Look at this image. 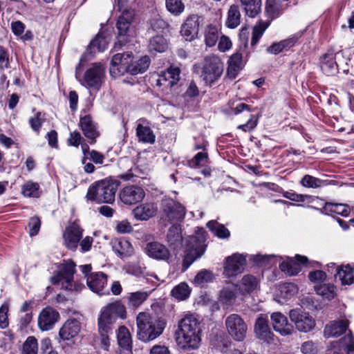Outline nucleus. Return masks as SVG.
<instances>
[{"label": "nucleus", "instance_id": "f257e3e1", "mask_svg": "<svg viewBox=\"0 0 354 354\" xmlns=\"http://www.w3.org/2000/svg\"><path fill=\"white\" fill-rule=\"evenodd\" d=\"M201 335V322L195 314L186 313L178 320L174 337L180 348L187 351L198 349Z\"/></svg>", "mask_w": 354, "mask_h": 354}, {"label": "nucleus", "instance_id": "f03ea898", "mask_svg": "<svg viewBox=\"0 0 354 354\" xmlns=\"http://www.w3.org/2000/svg\"><path fill=\"white\" fill-rule=\"evenodd\" d=\"M137 335L144 342L152 341L163 332L166 322L160 318L151 316L146 313H140L136 318Z\"/></svg>", "mask_w": 354, "mask_h": 354}, {"label": "nucleus", "instance_id": "7ed1b4c3", "mask_svg": "<svg viewBox=\"0 0 354 354\" xmlns=\"http://www.w3.org/2000/svg\"><path fill=\"white\" fill-rule=\"evenodd\" d=\"M207 232L203 227H198L194 235L186 240L185 256L183 261V269L186 270L197 259L205 252Z\"/></svg>", "mask_w": 354, "mask_h": 354}, {"label": "nucleus", "instance_id": "20e7f679", "mask_svg": "<svg viewBox=\"0 0 354 354\" xmlns=\"http://www.w3.org/2000/svg\"><path fill=\"white\" fill-rule=\"evenodd\" d=\"M57 270L50 278V282L58 284L62 282V288L66 290L81 291L84 286L77 281H74L73 275L75 272V264L71 260H64L62 263L57 266Z\"/></svg>", "mask_w": 354, "mask_h": 354}, {"label": "nucleus", "instance_id": "39448f33", "mask_svg": "<svg viewBox=\"0 0 354 354\" xmlns=\"http://www.w3.org/2000/svg\"><path fill=\"white\" fill-rule=\"evenodd\" d=\"M118 186L115 181H98L88 187L86 198L97 203H111L115 201Z\"/></svg>", "mask_w": 354, "mask_h": 354}, {"label": "nucleus", "instance_id": "423d86ee", "mask_svg": "<svg viewBox=\"0 0 354 354\" xmlns=\"http://www.w3.org/2000/svg\"><path fill=\"white\" fill-rule=\"evenodd\" d=\"M127 311L125 306L119 301L109 303L104 306L100 312L97 319L98 330L106 332L112 330L111 326L119 317L125 319Z\"/></svg>", "mask_w": 354, "mask_h": 354}, {"label": "nucleus", "instance_id": "0eeeda50", "mask_svg": "<svg viewBox=\"0 0 354 354\" xmlns=\"http://www.w3.org/2000/svg\"><path fill=\"white\" fill-rule=\"evenodd\" d=\"M84 57L82 56L80 59L79 64L76 66L75 77L81 84L87 88L99 91L105 77V68L100 63H95L88 68L84 73L82 80L79 79L80 70L82 63L84 62Z\"/></svg>", "mask_w": 354, "mask_h": 354}, {"label": "nucleus", "instance_id": "6e6552de", "mask_svg": "<svg viewBox=\"0 0 354 354\" xmlns=\"http://www.w3.org/2000/svg\"><path fill=\"white\" fill-rule=\"evenodd\" d=\"M80 330L81 323L76 319H68L59 329V338L64 342L69 341L62 344L66 353H69L75 348L74 338L77 336Z\"/></svg>", "mask_w": 354, "mask_h": 354}, {"label": "nucleus", "instance_id": "1a4fd4ad", "mask_svg": "<svg viewBox=\"0 0 354 354\" xmlns=\"http://www.w3.org/2000/svg\"><path fill=\"white\" fill-rule=\"evenodd\" d=\"M223 71V64L216 56L205 57L202 71V77L205 83L209 86L218 80Z\"/></svg>", "mask_w": 354, "mask_h": 354}, {"label": "nucleus", "instance_id": "9d476101", "mask_svg": "<svg viewBox=\"0 0 354 354\" xmlns=\"http://www.w3.org/2000/svg\"><path fill=\"white\" fill-rule=\"evenodd\" d=\"M225 327L228 334L237 342L245 339L248 327L245 321L238 314H231L225 321Z\"/></svg>", "mask_w": 354, "mask_h": 354}, {"label": "nucleus", "instance_id": "9b49d317", "mask_svg": "<svg viewBox=\"0 0 354 354\" xmlns=\"http://www.w3.org/2000/svg\"><path fill=\"white\" fill-rule=\"evenodd\" d=\"M289 317L299 332H310L315 326V320L309 313L304 312L301 309L296 308L290 310Z\"/></svg>", "mask_w": 354, "mask_h": 354}, {"label": "nucleus", "instance_id": "f8f14e48", "mask_svg": "<svg viewBox=\"0 0 354 354\" xmlns=\"http://www.w3.org/2000/svg\"><path fill=\"white\" fill-rule=\"evenodd\" d=\"M162 205L165 218L170 223H177L183 220L185 208L180 203L171 198H165L162 201Z\"/></svg>", "mask_w": 354, "mask_h": 354}, {"label": "nucleus", "instance_id": "ddd939ff", "mask_svg": "<svg viewBox=\"0 0 354 354\" xmlns=\"http://www.w3.org/2000/svg\"><path fill=\"white\" fill-rule=\"evenodd\" d=\"M247 257L248 255L236 253L227 257L224 267V275L230 278L241 273L244 270Z\"/></svg>", "mask_w": 354, "mask_h": 354}, {"label": "nucleus", "instance_id": "4468645a", "mask_svg": "<svg viewBox=\"0 0 354 354\" xmlns=\"http://www.w3.org/2000/svg\"><path fill=\"white\" fill-rule=\"evenodd\" d=\"M203 18L197 15L189 16L181 26V35L187 41L194 40L198 35L199 27L203 24Z\"/></svg>", "mask_w": 354, "mask_h": 354}, {"label": "nucleus", "instance_id": "2eb2a0df", "mask_svg": "<svg viewBox=\"0 0 354 354\" xmlns=\"http://www.w3.org/2000/svg\"><path fill=\"white\" fill-rule=\"evenodd\" d=\"M131 62V53H117L113 56L110 73L113 77L123 75L124 73H129V65Z\"/></svg>", "mask_w": 354, "mask_h": 354}, {"label": "nucleus", "instance_id": "dca6fc26", "mask_svg": "<svg viewBox=\"0 0 354 354\" xmlns=\"http://www.w3.org/2000/svg\"><path fill=\"white\" fill-rule=\"evenodd\" d=\"M82 232L83 230L77 222L68 225L63 234L65 246L71 250H76L82 237Z\"/></svg>", "mask_w": 354, "mask_h": 354}, {"label": "nucleus", "instance_id": "f3484780", "mask_svg": "<svg viewBox=\"0 0 354 354\" xmlns=\"http://www.w3.org/2000/svg\"><path fill=\"white\" fill-rule=\"evenodd\" d=\"M86 283L88 288L99 295L109 294L106 288L107 275L102 272L91 273L86 277Z\"/></svg>", "mask_w": 354, "mask_h": 354}, {"label": "nucleus", "instance_id": "a211bd4d", "mask_svg": "<svg viewBox=\"0 0 354 354\" xmlns=\"http://www.w3.org/2000/svg\"><path fill=\"white\" fill-rule=\"evenodd\" d=\"M273 329L282 336L292 335L295 332L293 326L288 321L287 317L280 312H274L270 315Z\"/></svg>", "mask_w": 354, "mask_h": 354}, {"label": "nucleus", "instance_id": "6ab92c4d", "mask_svg": "<svg viewBox=\"0 0 354 354\" xmlns=\"http://www.w3.org/2000/svg\"><path fill=\"white\" fill-rule=\"evenodd\" d=\"M254 333L258 339L268 344L274 340V335L271 331L268 320L266 316L260 315L256 319L254 324Z\"/></svg>", "mask_w": 354, "mask_h": 354}, {"label": "nucleus", "instance_id": "aec40b11", "mask_svg": "<svg viewBox=\"0 0 354 354\" xmlns=\"http://www.w3.org/2000/svg\"><path fill=\"white\" fill-rule=\"evenodd\" d=\"M295 259V260L292 258L286 257L279 264L280 270L290 276L297 275L301 270V265L307 263L308 258L305 256L297 254Z\"/></svg>", "mask_w": 354, "mask_h": 354}, {"label": "nucleus", "instance_id": "412c9836", "mask_svg": "<svg viewBox=\"0 0 354 354\" xmlns=\"http://www.w3.org/2000/svg\"><path fill=\"white\" fill-rule=\"evenodd\" d=\"M145 195V192L142 187L130 185L123 188L120 193V198L124 204L133 205L141 201Z\"/></svg>", "mask_w": 354, "mask_h": 354}, {"label": "nucleus", "instance_id": "4be33fe9", "mask_svg": "<svg viewBox=\"0 0 354 354\" xmlns=\"http://www.w3.org/2000/svg\"><path fill=\"white\" fill-rule=\"evenodd\" d=\"M59 318V314L56 310L49 306L46 307L39 315L38 326L43 331L49 330L53 328Z\"/></svg>", "mask_w": 354, "mask_h": 354}, {"label": "nucleus", "instance_id": "5701e85b", "mask_svg": "<svg viewBox=\"0 0 354 354\" xmlns=\"http://www.w3.org/2000/svg\"><path fill=\"white\" fill-rule=\"evenodd\" d=\"M180 69L175 66H171L163 71L157 80L156 85L165 88H171L180 80Z\"/></svg>", "mask_w": 354, "mask_h": 354}, {"label": "nucleus", "instance_id": "b1692460", "mask_svg": "<svg viewBox=\"0 0 354 354\" xmlns=\"http://www.w3.org/2000/svg\"><path fill=\"white\" fill-rule=\"evenodd\" d=\"M79 125L89 142L91 144L95 142L96 138L100 136V132L97 124L93 120L91 116L90 115L81 116Z\"/></svg>", "mask_w": 354, "mask_h": 354}, {"label": "nucleus", "instance_id": "393cba45", "mask_svg": "<svg viewBox=\"0 0 354 354\" xmlns=\"http://www.w3.org/2000/svg\"><path fill=\"white\" fill-rule=\"evenodd\" d=\"M144 251L150 258L156 260H167L170 256L167 248L158 241H151L146 243Z\"/></svg>", "mask_w": 354, "mask_h": 354}, {"label": "nucleus", "instance_id": "a878e982", "mask_svg": "<svg viewBox=\"0 0 354 354\" xmlns=\"http://www.w3.org/2000/svg\"><path fill=\"white\" fill-rule=\"evenodd\" d=\"M136 136L140 142L144 143L153 144L156 140V136L151 130L149 122L144 118L138 120Z\"/></svg>", "mask_w": 354, "mask_h": 354}, {"label": "nucleus", "instance_id": "bb28decb", "mask_svg": "<svg viewBox=\"0 0 354 354\" xmlns=\"http://www.w3.org/2000/svg\"><path fill=\"white\" fill-rule=\"evenodd\" d=\"M135 12L132 9H125L122 11L121 15L119 16L116 28L118 31L120 37L125 36L129 30L130 25L131 24Z\"/></svg>", "mask_w": 354, "mask_h": 354}, {"label": "nucleus", "instance_id": "cd10ccee", "mask_svg": "<svg viewBox=\"0 0 354 354\" xmlns=\"http://www.w3.org/2000/svg\"><path fill=\"white\" fill-rule=\"evenodd\" d=\"M157 209L154 203H147L135 207L132 213L136 220L147 221L156 214Z\"/></svg>", "mask_w": 354, "mask_h": 354}, {"label": "nucleus", "instance_id": "c85d7f7f", "mask_svg": "<svg viewBox=\"0 0 354 354\" xmlns=\"http://www.w3.org/2000/svg\"><path fill=\"white\" fill-rule=\"evenodd\" d=\"M335 56L336 54L333 52H328L320 59L321 68L327 75H335L338 71Z\"/></svg>", "mask_w": 354, "mask_h": 354}, {"label": "nucleus", "instance_id": "c756f323", "mask_svg": "<svg viewBox=\"0 0 354 354\" xmlns=\"http://www.w3.org/2000/svg\"><path fill=\"white\" fill-rule=\"evenodd\" d=\"M348 326V321L346 319L330 322L324 328V336L328 338L339 336L346 330Z\"/></svg>", "mask_w": 354, "mask_h": 354}, {"label": "nucleus", "instance_id": "7c9ffc66", "mask_svg": "<svg viewBox=\"0 0 354 354\" xmlns=\"http://www.w3.org/2000/svg\"><path fill=\"white\" fill-rule=\"evenodd\" d=\"M111 244L113 252L120 258L129 257L133 253V246L126 239H114Z\"/></svg>", "mask_w": 354, "mask_h": 354}, {"label": "nucleus", "instance_id": "2f4dec72", "mask_svg": "<svg viewBox=\"0 0 354 354\" xmlns=\"http://www.w3.org/2000/svg\"><path fill=\"white\" fill-rule=\"evenodd\" d=\"M335 277L336 279L340 281L343 286H350L354 283V265L342 266L337 269Z\"/></svg>", "mask_w": 354, "mask_h": 354}, {"label": "nucleus", "instance_id": "473e14b6", "mask_svg": "<svg viewBox=\"0 0 354 354\" xmlns=\"http://www.w3.org/2000/svg\"><path fill=\"white\" fill-rule=\"evenodd\" d=\"M151 292V291L129 292L127 296L128 307L132 309L138 308L148 299Z\"/></svg>", "mask_w": 354, "mask_h": 354}, {"label": "nucleus", "instance_id": "72a5a7b5", "mask_svg": "<svg viewBox=\"0 0 354 354\" xmlns=\"http://www.w3.org/2000/svg\"><path fill=\"white\" fill-rule=\"evenodd\" d=\"M109 39L104 35V33H99L96 37L93 39L88 47L89 53H95V52L104 51L109 44Z\"/></svg>", "mask_w": 354, "mask_h": 354}, {"label": "nucleus", "instance_id": "f704fd0d", "mask_svg": "<svg viewBox=\"0 0 354 354\" xmlns=\"http://www.w3.org/2000/svg\"><path fill=\"white\" fill-rule=\"evenodd\" d=\"M117 338L119 346L124 350L131 351L132 338L128 328L124 326L119 327L117 331Z\"/></svg>", "mask_w": 354, "mask_h": 354}, {"label": "nucleus", "instance_id": "c9c22d12", "mask_svg": "<svg viewBox=\"0 0 354 354\" xmlns=\"http://www.w3.org/2000/svg\"><path fill=\"white\" fill-rule=\"evenodd\" d=\"M242 55L239 53L233 54L229 59L227 73L229 77L234 79L239 70L242 68Z\"/></svg>", "mask_w": 354, "mask_h": 354}, {"label": "nucleus", "instance_id": "e433bc0d", "mask_svg": "<svg viewBox=\"0 0 354 354\" xmlns=\"http://www.w3.org/2000/svg\"><path fill=\"white\" fill-rule=\"evenodd\" d=\"M259 286L258 279L252 275H245L239 285V290L243 294H249L255 290Z\"/></svg>", "mask_w": 354, "mask_h": 354}, {"label": "nucleus", "instance_id": "4c0bfd02", "mask_svg": "<svg viewBox=\"0 0 354 354\" xmlns=\"http://www.w3.org/2000/svg\"><path fill=\"white\" fill-rule=\"evenodd\" d=\"M245 14L252 18L255 17L261 10V0H240Z\"/></svg>", "mask_w": 354, "mask_h": 354}, {"label": "nucleus", "instance_id": "58836bf2", "mask_svg": "<svg viewBox=\"0 0 354 354\" xmlns=\"http://www.w3.org/2000/svg\"><path fill=\"white\" fill-rule=\"evenodd\" d=\"M323 212L326 214L334 213L342 216H348L351 212V208L346 204L326 203L323 207Z\"/></svg>", "mask_w": 354, "mask_h": 354}, {"label": "nucleus", "instance_id": "ea45409f", "mask_svg": "<svg viewBox=\"0 0 354 354\" xmlns=\"http://www.w3.org/2000/svg\"><path fill=\"white\" fill-rule=\"evenodd\" d=\"M167 47V41L162 35H156L151 38L148 45L150 53H163Z\"/></svg>", "mask_w": 354, "mask_h": 354}, {"label": "nucleus", "instance_id": "a19ab883", "mask_svg": "<svg viewBox=\"0 0 354 354\" xmlns=\"http://www.w3.org/2000/svg\"><path fill=\"white\" fill-rule=\"evenodd\" d=\"M204 37L207 46H214L219 37V28L215 25H208L205 30Z\"/></svg>", "mask_w": 354, "mask_h": 354}, {"label": "nucleus", "instance_id": "79ce46f5", "mask_svg": "<svg viewBox=\"0 0 354 354\" xmlns=\"http://www.w3.org/2000/svg\"><path fill=\"white\" fill-rule=\"evenodd\" d=\"M207 227L218 238L225 239L230 236V232L224 225L212 220L207 223Z\"/></svg>", "mask_w": 354, "mask_h": 354}, {"label": "nucleus", "instance_id": "37998d69", "mask_svg": "<svg viewBox=\"0 0 354 354\" xmlns=\"http://www.w3.org/2000/svg\"><path fill=\"white\" fill-rule=\"evenodd\" d=\"M167 239L170 246L173 247L174 248H178L182 245V236L180 232V229L178 226L176 225V223H174L169 229L167 234Z\"/></svg>", "mask_w": 354, "mask_h": 354}, {"label": "nucleus", "instance_id": "c03bdc74", "mask_svg": "<svg viewBox=\"0 0 354 354\" xmlns=\"http://www.w3.org/2000/svg\"><path fill=\"white\" fill-rule=\"evenodd\" d=\"M236 289L237 286L234 284L223 288L220 292V301L226 305L232 304L236 298Z\"/></svg>", "mask_w": 354, "mask_h": 354}, {"label": "nucleus", "instance_id": "a18cd8bd", "mask_svg": "<svg viewBox=\"0 0 354 354\" xmlns=\"http://www.w3.org/2000/svg\"><path fill=\"white\" fill-rule=\"evenodd\" d=\"M240 23L241 13L239 6L236 5H232L228 10L225 24L230 28H235L240 24Z\"/></svg>", "mask_w": 354, "mask_h": 354}, {"label": "nucleus", "instance_id": "49530a36", "mask_svg": "<svg viewBox=\"0 0 354 354\" xmlns=\"http://www.w3.org/2000/svg\"><path fill=\"white\" fill-rule=\"evenodd\" d=\"M317 295L328 300L333 299L336 295V287L330 283H319L315 286Z\"/></svg>", "mask_w": 354, "mask_h": 354}, {"label": "nucleus", "instance_id": "de8ad7c7", "mask_svg": "<svg viewBox=\"0 0 354 354\" xmlns=\"http://www.w3.org/2000/svg\"><path fill=\"white\" fill-rule=\"evenodd\" d=\"M150 64V58L145 55L141 57L136 64H130L129 73L135 75L138 73H142L147 71Z\"/></svg>", "mask_w": 354, "mask_h": 354}, {"label": "nucleus", "instance_id": "09e8293b", "mask_svg": "<svg viewBox=\"0 0 354 354\" xmlns=\"http://www.w3.org/2000/svg\"><path fill=\"white\" fill-rule=\"evenodd\" d=\"M46 121V113L37 111L33 116L28 119V123L31 129L39 135L43 123Z\"/></svg>", "mask_w": 354, "mask_h": 354}, {"label": "nucleus", "instance_id": "8fccbe9b", "mask_svg": "<svg viewBox=\"0 0 354 354\" xmlns=\"http://www.w3.org/2000/svg\"><path fill=\"white\" fill-rule=\"evenodd\" d=\"M191 293V288L185 282L176 286L171 290V295L178 300L183 301L187 299Z\"/></svg>", "mask_w": 354, "mask_h": 354}, {"label": "nucleus", "instance_id": "3c124183", "mask_svg": "<svg viewBox=\"0 0 354 354\" xmlns=\"http://www.w3.org/2000/svg\"><path fill=\"white\" fill-rule=\"evenodd\" d=\"M300 183L302 186L308 188H318L327 185L326 180L308 174L301 178Z\"/></svg>", "mask_w": 354, "mask_h": 354}, {"label": "nucleus", "instance_id": "603ef678", "mask_svg": "<svg viewBox=\"0 0 354 354\" xmlns=\"http://www.w3.org/2000/svg\"><path fill=\"white\" fill-rule=\"evenodd\" d=\"M38 342L34 336H29L22 346L21 354H37Z\"/></svg>", "mask_w": 354, "mask_h": 354}, {"label": "nucleus", "instance_id": "864d4df0", "mask_svg": "<svg viewBox=\"0 0 354 354\" xmlns=\"http://www.w3.org/2000/svg\"><path fill=\"white\" fill-rule=\"evenodd\" d=\"M167 10L173 15H180L185 9L182 0H165Z\"/></svg>", "mask_w": 354, "mask_h": 354}, {"label": "nucleus", "instance_id": "5fc2aeb1", "mask_svg": "<svg viewBox=\"0 0 354 354\" xmlns=\"http://www.w3.org/2000/svg\"><path fill=\"white\" fill-rule=\"evenodd\" d=\"M269 24L266 21H259L255 26L254 27L252 32V37L251 39V45L252 46H255L262 37L263 32L268 27Z\"/></svg>", "mask_w": 354, "mask_h": 354}, {"label": "nucleus", "instance_id": "6e6d98bb", "mask_svg": "<svg viewBox=\"0 0 354 354\" xmlns=\"http://www.w3.org/2000/svg\"><path fill=\"white\" fill-rule=\"evenodd\" d=\"M22 193L26 197L38 198L40 195L39 185L37 183L27 182L23 185Z\"/></svg>", "mask_w": 354, "mask_h": 354}, {"label": "nucleus", "instance_id": "4d7b16f0", "mask_svg": "<svg viewBox=\"0 0 354 354\" xmlns=\"http://www.w3.org/2000/svg\"><path fill=\"white\" fill-rule=\"evenodd\" d=\"M281 296L284 299H288L298 292L297 286L293 283H284L279 286Z\"/></svg>", "mask_w": 354, "mask_h": 354}, {"label": "nucleus", "instance_id": "13d9d810", "mask_svg": "<svg viewBox=\"0 0 354 354\" xmlns=\"http://www.w3.org/2000/svg\"><path fill=\"white\" fill-rule=\"evenodd\" d=\"M208 160L207 152L201 151L197 153L194 157L188 162V165L192 168L204 166Z\"/></svg>", "mask_w": 354, "mask_h": 354}, {"label": "nucleus", "instance_id": "bf43d9fd", "mask_svg": "<svg viewBox=\"0 0 354 354\" xmlns=\"http://www.w3.org/2000/svg\"><path fill=\"white\" fill-rule=\"evenodd\" d=\"M214 276L212 272L203 270L200 271L194 278V283L198 286H203L206 283L212 281Z\"/></svg>", "mask_w": 354, "mask_h": 354}, {"label": "nucleus", "instance_id": "052dcab7", "mask_svg": "<svg viewBox=\"0 0 354 354\" xmlns=\"http://www.w3.org/2000/svg\"><path fill=\"white\" fill-rule=\"evenodd\" d=\"M259 118V117L257 115H250V117L247 121V122L239 125L238 127V129L245 132L251 131L257 126Z\"/></svg>", "mask_w": 354, "mask_h": 354}, {"label": "nucleus", "instance_id": "680f3d73", "mask_svg": "<svg viewBox=\"0 0 354 354\" xmlns=\"http://www.w3.org/2000/svg\"><path fill=\"white\" fill-rule=\"evenodd\" d=\"M265 10L270 17L274 18L279 15V6L275 0H267Z\"/></svg>", "mask_w": 354, "mask_h": 354}, {"label": "nucleus", "instance_id": "e2e57ef3", "mask_svg": "<svg viewBox=\"0 0 354 354\" xmlns=\"http://www.w3.org/2000/svg\"><path fill=\"white\" fill-rule=\"evenodd\" d=\"M41 221L37 217L34 216L30 218L28 223L29 234L30 236L37 235L40 230Z\"/></svg>", "mask_w": 354, "mask_h": 354}, {"label": "nucleus", "instance_id": "0e129e2a", "mask_svg": "<svg viewBox=\"0 0 354 354\" xmlns=\"http://www.w3.org/2000/svg\"><path fill=\"white\" fill-rule=\"evenodd\" d=\"M146 268L140 263H133L127 266V272L136 277H140L144 274Z\"/></svg>", "mask_w": 354, "mask_h": 354}, {"label": "nucleus", "instance_id": "69168bd1", "mask_svg": "<svg viewBox=\"0 0 354 354\" xmlns=\"http://www.w3.org/2000/svg\"><path fill=\"white\" fill-rule=\"evenodd\" d=\"M301 351L303 354H317L318 348L313 341H307L301 344Z\"/></svg>", "mask_w": 354, "mask_h": 354}, {"label": "nucleus", "instance_id": "338daca9", "mask_svg": "<svg viewBox=\"0 0 354 354\" xmlns=\"http://www.w3.org/2000/svg\"><path fill=\"white\" fill-rule=\"evenodd\" d=\"M283 196L290 201L295 202H304L306 199H310L311 196L308 195L299 194L292 192H286Z\"/></svg>", "mask_w": 354, "mask_h": 354}, {"label": "nucleus", "instance_id": "774afa93", "mask_svg": "<svg viewBox=\"0 0 354 354\" xmlns=\"http://www.w3.org/2000/svg\"><path fill=\"white\" fill-rule=\"evenodd\" d=\"M9 67L8 53L3 46H0V70L7 69Z\"/></svg>", "mask_w": 354, "mask_h": 354}]
</instances>
